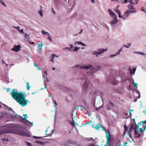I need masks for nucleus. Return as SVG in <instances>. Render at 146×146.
<instances>
[{"label":"nucleus","mask_w":146,"mask_h":146,"mask_svg":"<svg viewBox=\"0 0 146 146\" xmlns=\"http://www.w3.org/2000/svg\"><path fill=\"white\" fill-rule=\"evenodd\" d=\"M101 67L100 66H98L96 68L93 69V66L91 65H88V66H83L80 64H77L73 66V68L75 69H76V68H78L80 69H82L84 68L86 70H92L90 71V74L89 72H87L86 75H85L84 77H82L80 78L82 80H85V83L83 84L82 88V91L84 92H86L88 89L91 86V84L87 80L88 78L87 76H89L90 75L93 74L96 72L99 71Z\"/></svg>","instance_id":"obj_1"},{"label":"nucleus","mask_w":146,"mask_h":146,"mask_svg":"<svg viewBox=\"0 0 146 146\" xmlns=\"http://www.w3.org/2000/svg\"><path fill=\"white\" fill-rule=\"evenodd\" d=\"M10 94L12 98L21 106H25L27 105L28 101L25 99V94L22 92H18L17 90L14 89L12 91Z\"/></svg>","instance_id":"obj_2"},{"label":"nucleus","mask_w":146,"mask_h":146,"mask_svg":"<svg viewBox=\"0 0 146 146\" xmlns=\"http://www.w3.org/2000/svg\"><path fill=\"white\" fill-rule=\"evenodd\" d=\"M13 133L27 137H31V133H30L27 130L24 129L20 128L17 129L13 131Z\"/></svg>","instance_id":"obj_3"},{"label":"nucleus","mask_w":146,"mask_h":146,"mask_svg":"<svg viewBox=\"0 0 146 146\" xmlns=\"http://www.w3.org/2000/svg\"><path fill=\"white\" fill-rule=\"evenodd\" d=\"M108 49L100 48L98 49L97 51H93L92 54L93 55H96L97 57L98 56V55H101L104 53V52L107 51Z\"/></svg>","instance_id":"obj_4"},{"label":"nucleus","mask_w":146,"mask_h":146,"mask_svg":"<svg viewBox=\"0 0 146 146\" xmlns=\"http://www.w3.org/2000/svg\"><path fill=\"white\" fill-rule=\"evenodd\" d=\"M137 12V11H129L127 10L125 13L124 15H123L124 17H125L126 19L128 17L129 15L131 13H135Z\"/></svg>","instance_id":"obj_5"},{"label":"nucleus","mask_w":146,"mask_h":146,"mask_svg":"<svg viewBox=\"0 0 146 146\" xmlns=\"http://www.w3.org/2000/svg\"><path fill=\"white\" fill-rule=\"evenodd\" d=\"M92 127L96 129H99L101 127L103 130L106 131V133H107L106 129H104L103 127H101V125L100 123H98L96 125L94 124L92 125Z\"/></svg>","instance_id":"obj_6"},{"label":"nucleus","mask_w":146,"mask_h":146,"mask_svg":"<svg viewBox=\"0 0 146 146\" xmlns=\"http://www.w3.org/2000/svg\"><path fill=\"white\" fill-rule=\"evenodd\" d=\"M117 16H115L113 17V20L111 21L110 24L113 26L115 25L117 23Z\"/></svg>","instance_id":"obj_7"},{"label":"nucleus","mask_w":146,"mask_h":146,"mask_svg":"<svg viewBox=\"0 0 146 146\" xmlns=\"http://www.w3.org/2000/svg\"><path fill=\"white\" fill-rule=\"evenodd\" d=\"M21 46L20 45L17 46H15L11 49L12 50L15 51L16 52H18L19 50H20V48Z\"/></svg>","instance_id":"obj_8"},{"label":"nucleus","mask_w":146,"mask_h":146,"mask_svg":"<svg viewBox=\"0 0 146 146\" xmlns=\"http://www.w3.org/2000/svg\"><path fill=\"white\" fill-rule=\"evenodd\" d=\"M106 137L107 138V142L106 144L105 145V146H108L109 145V142L111 140V138L109 135L107 134Z\"/></svg>","instance_id":"obj_9"},{"label":"nucleus","mask_w":146,"mask_h":146,"mask_svg":"<svg viewBox=\"0 0 146 146\" xmlns=\"http://www.w3.org/2000/svg\"><path fill=\"white\" fill-rule=\"evenodd\" d=\"M139 0H129V2L131 5H135L137 4Z\"/></svg>","instance_id":"obj_10"},{"label":"nucleus","mask_w":146,"mask_h":146,"mask_svg":"<svg viewBox=\"0 0 146 146\" xmlns=\"http://www.w3.org/2000/svg\"><path fill=\"white\" fill-rule=\"evenodd\" d=\"M23 120L25 122V123H24L25 124H27L28 125H29V124H31L32 126H33V122L31 123L29 121H28L26 119H23Z\"/></svg>","instance_id":"obj_11"},{"label":"nucleus","mask_w":146,"mask_h":146,"mask_svg":"<svg viewBox=\"0 0 146 146\" xmlns=\"http://www.w3.org/2000/svg\"><path fill=\"white\" fill-rule=\"evenodd\" d=\"M128 7L129 9L130 10H132V11H135V8L131 4L130 5H128Z\"/></svg>","instance_id":"obj_12"},{"label":"nucleus","mask_w":146,"mask_h":146,"mask_svg":"<svg viewBox=\"0 0 146 146\" xmlns=\"http://www.w3.org/2000/svg\"><path fill=\"white\" fill-rule=\"evenodd\" d=\"M136 69V68H133V71L131 68H130L129 69V71H130V74L131 75H134L135 74Z\"/></svg>","instance_id":"obj_13"},{"label":"nucleus","mask_w":146,"mask_h":146,"mask_svg":"<svg viewBox=\"0 0 146 146\" xmlns=\"http://www.w3.org/2000/svg\"><path fill=\"white\" fill-rule=\"evenodd\" d=\"M108 11L110 15L111 16L113 17H115V16H116L115 15V14L112 12V11L110 9H109L108 10Z\"/></svg>","instance_id":"obj_14"},{"label":"nucleus","mask_w":146,"mask_h":146,"mask_svg":"<svg viewBox=\"0 0 146 146\" xmlns=\"http://www.w3.org/2000/svg\"><path fill=\"white\" fill-rule=\"evenodd\" d=\"M72 143V141L71 140H68L66 141L64 143V145H67L69 143Z\"/></svg>","instance_id":"obj_15"},{"label":"nucleus","mask_w":146,"mask_h":146,"mask_svg":"<svg viewBox=\"0 0 146 146\" xmlns=\"http://www.w3.org/2000/svg\"><path fill=\"white\" fill-rule=\"evenodd\" d=\"M10 117H11V119H15L17 118H19V117L18 116H17V115L15 113V114L14 115H13V114H11L10 115Z\"/></svg>","instance_id":"obj_16"},{"label":"nucleus","mask_w":146,"mask_h":146,"mask_svg":"<svg viewBox=\"0 0 146 146\" xmlns=\"http://www.w3.org/2000/svg\"><path fill=\"white\" fill-rule=\"evenodd\" d=\"M133 52L134 53L136 54H139L143 55V56L146 55V54L142 52L134 51Z\"/></svg>","instance_id":"obj_17"},{"label":"nucleus","mask_w":146,"mask_h":146,"mask_svg":"<svg viewBox=\"0 0 146 146\" xmlns=\"http://www.w3.org/2000/svg\"><path fill=\"white\" fill-rule=\"evenodd\" d=\"M40 44H38V48H39V50H41L42 49V47L43 46V44L42 42Z\"/></svg>","instance_id":"obj_18"},{"label":"nucleus","mask_w":146,"mask_h":146,"mask_svg":"<svg viewBox=\"0 0 146 146\" xmlns=\"http://www.w3.org/2000/svg\"><path fill=\"white\" fill-rule=\"evenodd\" d=\"M7 133V131L5 129H2L0 130V135L2 134L6 133Z\"/></svg>","instance_id":"obj_19"},{"label":"nucleus","mask_w":146,"mask_h":146,"mask_svg":"<svg viewBox=\"0 0 146 146\" xmlns=\"http://www.w3.org/2000/svg\"><path fill=\"white\" fill-rule=\"evenodd\" d=\"M135 137L136 138L139 137L141 136V135L138 134L135 130Z\"/></svg>","instance_id":"obj_20"},{"label":"nucleus","mask_w":146,"mask_h":146,"mask_svg":"<svg viewBox=\"0 0 146 146\" xmlns=\"http://www.w3.org/2000/svg\"><path fill=\"white\" fill-rule=\"evenodd\" d=\"M136 127L137 129V131H139L140 132H142L143 133L145 131V129H144V130H143L141 128H139V127L138 126H137Z\"/></svg>","instance_id":"obj_21"},{"label":"nucleus","mask_w":146,"mask_h":146,"mask_svg":"<svg viewBox=\"0 0 146 146\" xmlns=\"http://www.w3.org/2000/svg\"><path fill=\"white\" fill-rule=\"evenodd\" d=\"M2 114L3 116H6V117H7L8 116L9 114L8 113L5 112H3L2 113Z\"/></svg>","instance_id":"obj_22"},{"label":"nucleus","mask_w":146,"mask_h":146,"mask_svg":"<svg viewBox=\"0 0 146 146\" xmlns=\"http://www.w3.org/2000/svg\"><path fill=\"white\" fill-rule=\"evenodd\" d=\"M41 33L42 34L44 35H47L48 36L49 35V33H48V32H45L44 31H42Z\"/></svg>","instance_id":"obj_23"},{"label":"nucleus","mask_w":146,"mask_h":146,"mask_svg":"<svg viewBox=\"0 0 146 146\" xmlns=\"http://www.w3.org/2000/svg\"><path fill=\"white\" fill-rule=\"evenodd\" d=\"M99 93L100 94V97L102 99V101H104V100L103 99V96L104 95V93L103 92H99Z\"/></svg>","instance_id":"obj_24"},{"label":"nucleus","mask_w":146,"mask_h":146,"mask_svg":"<svg viewBox=\"0 0 146 146\" xmlns=\"http://www.w3.org/2000/svg\"><path fill=\"white\" fill-rule=\"evenodd\" d=\"M127 44L128 45H124L123 46V47H126L127 48H129L130 47V46L131 45V44L130 43H127Z\"/></svg>","instance_id":"obj_25"},{"label":"nucleus","mask_w":146,"mask_h":146,"mask_svg":"<svg viewBox=\"0 0 146 146\" xmlns=\"http://www.w3.org/2000/svg\"><path fill=\"white\" fill-rule=\"evenodd\" d=\"M18 116L19 117V118H21L23 119V118L22 117H21L20 115H18ZM23 116L24 117L23 119H26V118L27 117V114H24L23 115Z\"/></svg>","instance_id":"obj_26"},{"label":"nucleus","mask_w":146,"mask_h":146,"mask_svg":"<svg viewBox=\"0 0 146 146\" xmlns=\"http://www.w3.org/2000/svg\"><path fill=\"white\" fill-rule=\"evenodd\" d=\"M77 43H78V45L79 44H81V45L82 46H86V45L85 44H84L82 43V42H77Z\"/></svg>","instance_id":"obj_27"},{"label":"nucleus","mask_w":146,"mask_h":146,"mask_svg":"<svg viewBox=\"0 0 146 146\" xmlns=\"http://www.w3.org/2000/svg\"><path fill=\"white\" fill-rule=\"evenodd\" d=\"M118 14V15L119 17L120 18H121L123 20H125L126 19V18H125V17H124V16L123 17L121 16L120 13Z\"/></svg>","instance_id":"obj_28"},{"label":"nucleus","mask_w":146,"mask_h":146,"mask_svg":"<svg viewBox=\"0 0 146 146\" xmlns=\"http://www.w3.org/2000/svg\"><path fill=\"white\" fill-rule=\"evenodd\" d=\"M72 120H73V122H72L70 121H69V123L71 125H72L74 127L75 126V125H74V119H73V118H72Z\"/></svg>","instance_id":"obj_29"},{"label":"nucleus","mask_w":146,"mask_h":146,"mask_svg":"<svg viewBox=\"0 0 146 146\" xmlns=\"http://www.w3.org/2000/svg\"><path fill=\"white\" fill-rule=\"evenodd\" d=\"M134 127L133 125H130V127L129 129V130L130 131H131L133 129Z\"/></svg>","instance_id":"obj_30"},{"label":"nucleus","mask_w":146,"mask_h":146,"mask_svg":"<svg viewBox=\"0 0 146 146\" xmlns=\"http://www.w3.org/2000/svg\"><path fill=\"white\" fill-rule=\"evenodd\" d=\"M123 49V47L121 48L118 50V52L116 53L117 55H119L120 53L121 52L122 50Z\"/></svg>","instance_id":"obj_31"},{"label":"nucleus","mask_w":146,"mask_h":146,"mask_svg":"<svg viewBox=\"0 0 146 146\" xmlns=\"http://www.w3.org/2000/svg\"><path fill=\"white\" fill-rule=\"evenodd\" d=\"M123 49V47L121 48L118 50V52L116 53L117 55H119L120 53L121 52L122 50Z\"/></svg>","instance_id":"obj_32"},{"label":"nucleus","mask_w":146,"mask_h":146,"mask_svg":"<svg viewBox=\"0 0 146 146\" xmlns=\"http://www.w3.org/2000/svg\"><path fill=\"white\" fill-rule=\"evenodd\" d=\"M35 142L38 143L40 145H43V144H44V143L42 142L41 141H35Z\"/></svg>","instance_id":"obj_33"},{"label":"nucleus","mask_w":146,"mask_h":146,"mask_svg":"<svg viewBox=\"0 0 146 146\" xmlns=\"http://www.w3.org/2000/svg\"><path fill=\"white\" fill-rule=\"evenodd\" d=\"M58 56L56 55L55 54H52V56L51 57V59H54V58L55 57H58Z\"/></svg>","instance_id":"obj_34"},{"label":"nucleus","mask_w":146,"mask_h":146,"mask_svg":"<svg viewBox=\"0 0 146 146\" xmlns=\"http://www.w3.org/2000/svg\"><path fill=\"white\" fill-rule=\"evenodd\" d=\"M38 13L41 17H43V15L42 13V11L40 10L38 12Z\"/></svg>","instance_id":"obj_35"},{"label":"nucleus","mask_w":146,"mask_h":146,"mask_svg":"<svg viewBox=\"0 0 146 146\" xmlns=\"http://www.w3.org/2000/svg\"><path fill=\"white\" fill-rule=\"evenodd\" d=\"M5 109L7 110H9V111H11L13 112H14V111H13V110L12 109V108L9 107H8L7 108Z\"/></svg>","instance_id":"obj_36"},{"label":"nucleus","mask_w":146,"mask_h":146,"mask_svg":"<svg viewBox=\"0 0 146 146\" xmlns=\"http://www.w3.org/2000/svg\"><path fill=\"white\" fill-rule=\"evenodd\" d=\"M48 39L49 41L50 42L52 41V38L51 37V36L50 35V34H49V35H48Z\"/></svg>","instance_id":"obj_37"},{"label":"nucleus","mask_w":146,"mask_h":146,"mask_svg":"<svg viewBox=\"0 0 146 146\" xmlns=\"http://www.w3.org/2000/svg\"><path fill=\"white\" fill-rule=\"evenodd\" d=\"M5 81H6V82H7L8 83L9 82V78L7 76H6V77L5 78Z\"/></svg>","instance_id":"obj_38"},{"label":"nucleus","mask_w":146,"mask_h":146,"mask_svg":"<svg viewBox=\"0 0 146 146\" xmlns=\"http://www.w3.org/2000/svg\"><path fill=\"white\" fill-rule=\"evenodd\" d=\"M27 90H29L30 89V86L29 84V83L28 82L27 84Z\"/></svg>","instance_id":"obj_39"},{"label":"nucleus","mask_w":146,"mask_h":146,"mask_svg":"<svg viewBox=\"0 0 146 146\" xmlns=\"http://www.w3.org/2000/svg\"><path fill=\"white\" fill-rule=\"evenodd\" d=\"M80 49V48L79 47H74V49L73 50L74 51H77L78 50Z\"/></svg>","instance_id":"obj_40"},{"label":"nucleus","mask_w":146,"mask_h":146,"mask_svg":"<svg viewBox=\"0 0 146 146\" xmlns=\"http://www.w3.org/2000/svg\"><path fill=\"white\" fill-rule=\"evenodd\" d=\"M103 105H102L99 106L98 108L96 107V108L97 111H98L99 110V109L102 108H103Z\"/></svg>","instance_id":"obj_41"},{"label":"nucleus","mask_w":146,"mask_h":146,"mask_svg":"<svg viewBox=\"0 0 146 146\" xmlns=\"http://www.w3.org/2000/svg\"><path fill=\"white\" fill-rule=\"evenodd\" d=\"M0 3L2 4L3 5L5 6H6L5 4L4 3V2L2 0H0Z\"/></svg>","instance_id":"obj_42"},{"label":"nucleus","mask_w":146,"mask_h":146,"mask_svg":"<svg viewBox=\"0 0 146 146\" xmlns=\"http://www.w3.org/2000/svg\"><path fill=\"white\" fill-rule=\"evenodd\" d=\"M133 84H134L135 86L136 87V88L137 87V83H135L134 82V80H133Z\"/></svg>","instance_id":"obj_43"},{"label":"nucleus","mask_w":146,"mask_h":146,"mask_svg":"<svg viewBox=\"0 0 146 146\" xmlns=\"http://www.w3.org/2000/svg\"><path fill=\"white\" fill-rule=\"evenodd\" d=\"M66 49L70 51H72V50L71 49V48H68V47H66L65 48H63V50H65Z\"/></svg>","instance_id":"obj_44"},{"label":"nucleus","mask_w":146,"mask_h":146,"mask_svg":"<svg viewBox=\"0 0 146 146\" xmlns=\"http://www.w3.org/2000/svg\"><path fill=\"white\" fill-rule=\"evenodd\" d=\"M109 105L111 107H113L114 106V104L111 102H109Z\"/></svg>","instance_id":"obj_45"},{"label":"nucleus","mask_w":146,"mask_h":146,"mask_svg":"<svg viewBox=\"0 0 146 146\" xmlns=\"http://www.w3.org/2000/svg\"><path fill=\"white\" fill-rule=\"evenodd\" d=\"M115 11L118 14L120 13V11L117 8L116 9Z\"/></svg>","instance_id":"obj_46"},{"label":"nucleus","mask_w":146,"mask_h":146,"mask_svg":"<svg viewBox=\"0 0 146 146\" xmlns=\"http://www.w3.org/2000/svg\"><path fill=\"white\" fill-rule=\"evenodd\" d=\"M19 31L21 33H24L23 31V29H21V30H19Z\"/></svg>","instance_id":"obj_47"},{"label":"nucleus","mask_w":146,"mask_h":146,"mask_svg":"<svg viewBox=\"0 0 146 146\" xmlns=\"http://www.w3.org/2000/svg\"><path fill=\"white\" fill-rule=\"evenodd\" d=\"M117 55L115 53V54H112V55H111L110 56V58H111V57H114V56H116Z\"/></svg>","instance_id":"obj_48"},{"label":"nucleus","mask_w":146,"mask_h":146,"mask_svg":"<svg viewBox=\"0 0 146 146\" xmlns=\"http://www.w3.org/2000/svg\"><path fill=\"white\" fill-rule=\"evenodd\" d=\"M141 10L143 11H145V12L146 13V12L145 11V9L143 7H142L141 9Z\"/></svg>","instance_id":"obj_49"},{"label":"nucleus","mask_w":146,"mask_h":146,"mask_svg":"<svg viewBox=\"0 0 146 146\" xmlns=\"http://www.w3.org/2000/svg\"><path fill=\"white\" fill-rule=\"evenodd\" d=\"M27 144L28 145V146H33L32 145L31 143H30L27 142Z\"/></svg>","instance_id":"obj_50"},{"label":"nucleus","mask_w":146,"mask_h":146,"mask_svg":"<svg viewBox=\"0 0 146 146\" xmlns=\"http://www.w3.org/2000/svg\"><path fill=\"white\" fill-rule=\"evenodd\" d=\"M14 27L16 29H17L18 31H19V30H20L19 29L20 27L19 26H18V27Z\"/></svg>","instance_id":"obj_51"},{"label":"nucleus","mask_w":146,"mask_h":146,"mask_svg":"<svg viewBox=\"0 0 146 146\" xmlns=\"http://www.w3.org/2000/svg\"><path fill=\"white\" fill-rule=\"evenodd\" d=\"M130 131L127 130H126V131H125L124 132V134H125L126 133H127L128 134H129V133H130Z\"/></svg>","instance_id":"obj_52"},{"label":"nucleus","mask_w":146,"mask_h":146,"mask_svg":"<svg viewBox=\"0 0 146 146\" xmlns=\"http://www.w3.org/2000/svg\"><path fill=\"white\" fill-rule=\"evenodd\" d=\"M133 111V110H129V113H130V114L131 115V116H132V114L131 113V111Z\"/></svg>","instance_id":"obj_53"},{"label":"nucleus","mask_w":146,"mask_h":146,"mask_svg":"<svg viewBox=\"0 0 146 146\" xmlns=\"http://www.w3.org/2000/svg\"><path fill=\"white\" fill-rule=\"evenodd\" d=\"M53 101L54 102L55 105H58L57 103L55 100L53 99Z\"/></svg>","instance_id":"obj_54"},{"label":"nucleus","mask_w":146,"mask_h":146,"mask_svg":"<svg viewBox=\"0 0 146 146\" xmlns=\"http://www.w3.org/2000/svg\"><path fill=\"white\" fill-rule=\"evenodd\" d=\"M51 9H52V13L54 14V15H55V11H54V9L53 8H52Z\"/></svg>","instance_id":"obj_55"},{"label":"nucleus","mask_w":146,"mask_h":146,"mask_svg":"<svg viewBox=\"0 0 146 146\" xmlns=\"http://www.w3.org/2000/svg\"><path fill=\"white\" fill-rule=\"evenodd\" d=\"M1 104L4 106L6 108L8 107V106H7L6 104H4L3 103H1Z\"/></svg>","instance_id":"obj_56"},{"label":"nucleus","mask_w":146,"mask_h":146,"mask_svg":"<svg viewBox=\"0 0 146 146\" xmlns=\"http://www.w3.org/2000/svg\"><path fill=\"white\" fill-rule=\"evenodd\" d=\"M70 45L71 46L70 48H71V49H73V45L72 44H70Z\"/></svg>","instance_id":"obj_57"},{"label":"nucleus","mask_w":146,"mask_h":146,"mask_svg":"<svg viewBox=\"0 0 146 146\" xmlns=\"http://www.w3.org/2000/svg\"><path fill=\"white\" fill-rule=\"evenodd\" d=\"M128 1V0H124L123 3H126Z\"/></svg>","instance_id":"obj_58"},{"label":"nucleus","mask_w":146,"mask_h":146,"mask_svg":"<svg viewBox=\"0 0 146 146\" xmlns=\"http://www.w3.org/2000/svg\"><path fill=\"white\" fill-rule=\"evenodd\" d=\"M127 143H124L123 145L122 146H127Z\"/></svg>","instance_id":"obj_59"},{"label":"nucleus","mask_w":146,"mask_h":146,"mask_svg":"<svg viewBox=\"0 0 146 146\" xmlns=\"http://www.w3.org/2000/svg\"><path fill=\"white\" fill-rule=\"evenodd\" d=\"M44 85L45 86V87L44 88H46V86L45 85V82H44Z\"/></svg>","instance_id":"obj_60"},{"label":"nucleus","mask_w":146,"mask_h":146,"mask_svg":"<svg viewBox=\"0 0 146 146\" xmlns=\"http://www.w3.org/2000/svg\"><path fill=\"white\" fill-rule=\"evenodd\" d=\"M29 43H30V44H35V42H29Z\"/></svg>","instance_id":"obj_61"},{"label":"nucleus","mask_w":146,"mask_h":146,"mask_svg":"<svg viewBox=\"0 0 146 146\" xmlns=\"http://www.w3.org/2000/svg\"><path fill=\"white\" fill-rule=\"evenodd\" d=\"M27 36H29V35H27V33H26L25 34V38H27Z\"/></svg>","instance_id":"obj_62"},{"label":"nucleus","mask_w":146,"mask_h":146,"mask_svg":"<svg viewBox=\"0 0 146 146\" xmlns=\"http://www.w3.org/2000/svg\"><path fill=\"white\" fill-rule=\"evenodd\" d=\"M33 137L37 139H38L40 138L39 137H38L35 136H34Z\"/></svg>","instance_id":"obj_63"},{"label":"nucleus","mask_w":146,"mask_h":146,"mask_svg":"<svg viewBox=\"0 0 146 146\" xmlns=\"http://www.w3.org/2000/svg\"><path fill=\"white\" fill-rule=\"evenodd\" d=\"M3 116L2 115L0 116V119H2L3 118Z\"/></svg>","instance_id":"obj_64"}]
</instances>
